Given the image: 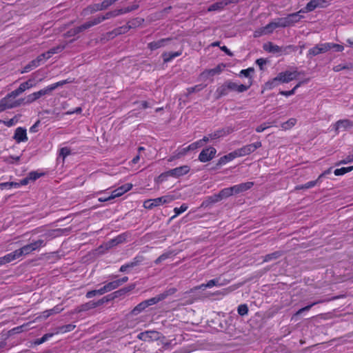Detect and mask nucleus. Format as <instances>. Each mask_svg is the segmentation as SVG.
I'll return each mask as SVG.
<instances>
[{
    "label": "nucleus",
    "instance_id": "nucleus-1",
    "mask_svg": "<svg viewBox=\"0 0 353 353\" xmlns=\"http://www.w3.org/2000/svg\"><path fill=\"white\" fill-rule=\"evenodd\" d=\"M252 85L250 81L248 83H238L232 81H226L222 85L219 86L215 92L216 94V98L219 99L222 97L226 96L230 92H236L239 93L247 91Z\"/></svg>",
    "mask_w": 353,
    "mask_h": 353
},
{
    "label": "nucleus",
    "instance_id": "nucleus-2",
    "mask_svg": "<svg viewBox=\"0 0 353 353\" xmlns=\"http://www.w3.org/2000/svg\"><path fill=\"white\" fill-rule=\"evenodd\" d=\"M45 245L46 242L44 240L38 239L14 250L15 255L17 256V259H19L23 256H26L34 251L39 250L41 248L44 247Z\"/></svg>",
    "mask_w": 353,
    "mask_h": 353
},
{
    "label": "nucleus",
    "instance_id": "nucleus-3",
    "mask_svg": "<svg viewBox=\"0 0 353 353\" xmlns=\"http://www.w3.org/2000/svg\"><path fill=\"white\" fill-rule=\"evenodd\" d=\"M173 200L174 197L170 195L158 197L154 199H148L144 201L143 207L145 209L151 210L154 207L159 206L162 204L170 203Z\"/></svg>",
    "mask_w": 353,
    "mask_h": 353
},
{
    "label": "nucleus",
    "instance_id": "nucleus-4",
    "mask_svg": "<svg viewBox=\"0 0 353 353\" xmlns=\"http://www.w3.org/2000/svg\"><path fill=\"white\" fill-rule=\"evenodd\" d=\"M72 81L70 79H65L63 81H58L55 83L51 84L43 89H41L39 90L38 92H35V95L37 97V99H39L41 97H43L45 95H50L52 91H54L56 88L63 86V85L66 83H71Z\"/></svg>",
    "mask_w": 353,
    "mask_h": 353
},
{
    "label": "nucleus",
    "instance_id": "nucleus-5",
    "mask_svg": "<svg viewBox=\"0 0 353 353\" xmlns=\"http://www.w3.org/2000/svg\"><path fill=\"white\" fill-rule=\"evenodd\" d=\"M144 21L143 19L141 18H136L129 21L125 26L119 27L114 30V33L116 34H120L127 32L129 30L133 28L138 27L141 25V23Z\"/></svg>",
    "mask_w": 353,
    "mask_h": 353
},
{
    "label": "nucleus",
    "instance_id": "nucleus-6",
    "mask_svg": "<svg viewBox=\"0 0 353 353\" xmlns=\"http://www.w3.org/2000/svg\"><path fill=\"white\" fill-rule=\"evenodd\" d=\"M261 142L257 141L254 143L244 145L242 148L236 150V151L239 157H243L254 152L256 149L261 148Z\"/></svg>",
    "mask_w": 353,
    "mask_h": 353
},
{
    "label": "nucleus",
    "instance_id": "nucleus-7",
    "mask_svg": "<svg viewBox=\"0 0 353 353\" xmlns=\"http://www.w3.org/2000/svg\"><path fill=\"white\" fill-rule=\"evenodd\" d=\"M190 171V167L188 165H182L177 167L174 169H171L164 173H163V175L161 176H170L173 177H180L181 176H183L188 173Z\"/></svg>",
    "mask_w": 353,
    "mask_h": 353
},
{
    "label": "nucleus",
    "instance_id": "nucleus-8",
    "mask_svg": "<svg viewBox=\"0 0 353 353\" xmlns=\"http://www.w3.org/2000/svg\"><path fill=\"white\" fill-rule=\"evenodd\" d=\"M329 47L328 45H326V43L316 44L308 50L307 57L311 59L313 57L325 53L329 51Z\"/></svg>",
    "mask_w": 353,
    "mask_h": 353
},
{
    "label": "nucleus",
    "instance_id": "nucleus-9",
    "mask_svg": "<svg viewBox=\"0 0 353 353\" xmlns=\"http://www.w3.org/2000/svg\"><path fill=\"white\" fill-rule=\"evenodd\" d=\"M144 260L143 256H135L132 261L128 262L120 267L119 272H130V270L139 266Z\"/></svg>",
    "mask_w": 353,
    "mask_h": 353
},
{
    "label": "nucleus",
    "instance_id": "nucleus-10",
    "mask_svg": "<svg viewBox=\"0 0 353 353\" xmlns=\"http://www.w3.org/2000/svg\"><path fill=\"white\" fill-rule=\"evenodd\" d=\"M327 1L325 0H311L309 1L304 8L301 9L302 13L312 12L317 8H325Z\"/></svg>",
    "mask_w": 353,
    "mask_h": 353
},
{
    "label": "nucleus",
    "instance_id": "nucleus-11",
    "mask_svg": "<svg viewBox=\"0 0 353 353\" xmlns=\"http://www.w3.org/2000/svg\"><path fill=\"white\" fill-rule=\"evenodd\" d=\"M333 129L336 134L340 131H345L353 127V121L349 119H341L333 124Z\"/></svg>",
    "mask_w": 353,
    "mask_h": 353
},
{
    "label": "nucleus",
    "instance_id": "nucleus-12",
    "mask_svg": "<svg viewBox=\"0 0 353 353\" xmlns=\"http://www.w3.org/2000/svg\"><path fill=\"white\" fill-rule=\"evenodd\" d=\"M156 303H157V302L154 297L143 301L139 303L137 306H135L134 309L132 310L131 313L133 315H137L141 312H143L148 307L154 305Z\"/></svg>",
    "mask_w": 353,
    "mask_h": 353
},
{
    "label": "nucleus",
    "instance_id": "nucleus-13",
    "mask_svg": "<svg viewBox=\"0 0 353 353\" xmlns=\"http://www.w3.org/2000/svg\"><path fill=\"white\" fill-rule=\"evenodd\" d=\"M301 13L302 12H301L300 10L296 12L289 14L286 17H283V21H285L286 27L292 26L300 21V20L303 18V16L301 14Z\"/></svg>",
    "mask_w": 353,
    "mask_h": 353
},
{
    "label": "nucleus",
    "instance_id": "nucleus-14",
    "mask_svg": "<svg viewBox=\"0 0 353 353\" xmlns=\"http://www.w3.org/2000/svg\"><path fill=\"white\" fill-rule=\"evenodd\" d=\"M240 0H220L217 2H215L211 4L208 8V11H220L223 10L226 6L231 3H237Z\"/></svg>",
    "mask_w": 353,
    "mask_h": 353
},
{
    "label": "nucleus",
    "instance_id": "nucleus-15",
    "mask_svg": "<svg viewBox=\"0 0 353 353\" xmlns=\"http://www.w3.org/2000/svg\"><path fill=\"white\" fill-rule=\"evenodd\" d=\"M216 152V150L213 147L203 149L199 155V160L203 163L208 162L214 157Z\"/></svg>",
    "mask_w": 353,
    "mask_h": 353
},
{
    "label": "nucleus",
    "instance_id": "nucleus-16",
    "mask_svg": "<svg viewBox=\"0 0 353 353\" xmlns=\"http://www.w3.org/2000/svg\"><path fill=\"white\" fill-rule=\"evenodd\" d=\"M277 75L279 77V79H280V82L281 83H289L294 79H296L299 75V73L296 70H294L293 72L287 70L285 72H280Z\"/></svg>",
    "mask_w": 353,
    "mask_h": 353
},
{
    "label": "nucleus",
    "instance_id": "nucleus-17",
    "mask_svg": "<svg viewBox=\"0 0 353 353\" xmlns=\"http://www.w3.org/2000/svg\"><path fill=\"white\" fill-rule=\"evenodd\" d=\"M137 338L141 341L158 340L159 339V332L154 330H147L139 333Z\"/></svg>",
    "mask_w": 353,
    "mask_h": 353
},
{
    "label": "nucleus",
    "instance_id": "nucleus-18",
    "mask_svg": "<svg viewBox=\"0 0 353 353\" xmlns=\"http://www.w3.org/2000/svg\"><path fill=\"white\" fill-rule=\"evenodd\" d=\"M34 86L33 81L31 79H29L22 83L20 84L19 87L12 91L10 92V96H19L21 94H22L23 92H25L26 90H28Z\"/></svg>",
    "mask_w": 353,
    "mask_h": 353
},
{
    "label": "nucleus",
    "instance_id": "nucleus-19",
    "mask_svg": "<svg viewBox=\"0 0 353 353\" xmlns=\"http://www.w3.org/2000/svg\"><path fill=\"white\" fill-rule=\"evenodd\" d=\"M13 139L17 143L25 142L28 141L26 130L23 128L19 127L15 130Z\"/></svg>",
    "mask_w": 353,
    "mask_h": 353
},
{
    "label": "nucleus",
    "instance_id": "nucleus-20",
    "mask_svg": "<svg viewBox=\"0 0 353 353\" xmlns=\"http://www.w3.org/2000/svg\"><path fill=\"white\" fill-rule=\"evenodd\" d=\"M132 188V185L131 183H125L121 187L115 189L113 190L111 193L112 197L115 199L117 197H119L121 195H123L125 192L129 191Z\"/></svg>",
    "mask_w": 353,
    "mask_h": 353
},
{
    "label": "nucleus",
    "instance_id": "nucleus-21",
    "mask_svg": "<svg viewBox=\"0 0 353 353\" xmlns=\"http://www.w3.org/2000/svg\"><path fill=\"white\" fill-rule=\"evenodd\" d=\"M254 185V182L248 181L245 183H242L238 185H235L233 187V190L234 194H239L244 192L252 188Z\"/></svg>",
    "mask_w": 353,
    "mask_h": 353
},
{
    "label": "nucleus",
    "instance_id": "nucleus-22",
    "mask_svg": "<svg viewBox=\"0 0 353 353\" xmlns=\"http://www.w3.org/2000/svg\"><path fill=\"white\" fill-rule=\"evenodd\" d=\"M233 128L231 127H227L221 130H218L211 134H209L210 139H216L221 137L225 136L233 132Z\"/></svg>",
    "mask_w": 353,
    "mask_h": 353
},
{
    "label": "nucleus",
    "instance_id": "nucleus-23",
    "mask_svg": "<svg viewBox=\"0 0 353 353\" xmlns=\"http://www.w3.org/2000/svg\"><path fill=\"white\" fill-rule=\"evenodd\" d=\"M17 96H10V93L8 94L4 98L0 100V103L5 106V110L6 109H10L15 108L14 101H12V99L16 98Z\"/></svg>",
    "mask_w": 353,
    "mask_h": 353
},
{
    "label": "nucleus",
    "instance_id": "nucleus-24",
    "mask_svg": "<svg viewBox=\"0 0 353 353\" xmlns=\"http://www.w3.org/2000/svg\"><path fill=\"white\" fill-rule=\"evenodd\" d=\"M236 157H239V156L237 155L236 151L234 150V151H233V152H230V153H229V154H228L226 155H224L222 157H221L219 159L217 165H224V164L227 163L228 162L232 161Z\"/></svg>",
    "mask_w": 353,
    "mask_h": 353
},
{
    "label": "nucleus",
    "instance_id": "nucleus-25",
    "mask_svg": "<svg viewBox=\"0 0 353 353\" xmlns=\"http://www.w3.org/2000/svg\"><path fill=\"white\" fill-rule=\"evenodd\" d=\"M170 41V38L167 39H161L159 41H152L148 44V47L151 50H155L158 48L163 47L165 46L166 43Z\"/></svg>",
    "mask_w": 353,
    "mask_h": 353
},
{
    "label": "nucleus",
    "instance_id": "nucleus-26",
    "mask_svg": "<svg viewBox=\"0 0 353 353\" xmlns=\"http://www.w3.org/2000/svg\"><path fill=\"white\" fill-rule=\"evenodd\" d=\"M225 68V65L223 63L219 64L215 68L207 70L203 72V74L209 75V76H214L216 74H219L222 72L223 69Z\"/></svg>",
    "mask_w": 353,
    "mask_h": 353
},
{
    "label": "nucleus",
    "instance_id": "nucleus-27",
    "mask_svg": "<svg viewBox=\"0 0 353 353\" xmlns=\"http://www.w3.org/2000/svg\"><path fill=\"white\" fill-rule=\"evenodd\" d=\"M220 201L221 200L219 196V194H214L210 196H208L205 201H203L201 204V207L206 208Z\"/></svg>",
    "mask_w": 353,
    "mask_h": 353
},
{
    "label": "nucleus",
    "instance_id": "nucleus-28",
    "mask_svg": "<svg viewBox=\"0 0 353 353\" xmlns=\"http://www.w3.org/2000/svg\"><path fill=\"white\" fill-rule=\"evenodd\" d=\"M263 49L268 52L272 53H281L282 51V47H280L277 45L273 44L271 42H269L267 44H265L263 46Z\"/></svg>",
    "mask_w": 353,
    "mask_h": 353
},
{
    "label": "nucleus",
    "instance_id": "nucleus-29",
    "mask_svg": "<svg viewBox=\"0 0 353 353\" xmlns=\"http://www.w3.org/2000/svg\"><path fill=\"white\" fill-rule=\"evenodd\" d=\"M16 259H17V256L15 255V251L12 252L0 257V265L10 263Z\"/></svg>",
    "mask_w": 353,
    "mask_h": 353
},
{
    "label": "nucleus",
    "instance_id": "nucleus-30",
    "mask_svg": "<svg viewBox=\"0 0 353 353\" xmlns=\"http://www.w3.org/2000/svg\"><path fill=\"white\" fill-rule=\"evenodd\" d=\"M70 231V230L69 228H59L49 231L47 235L51 238H54L61 236L63 234H68Z\"/></svg>",
    "mask_w": 353,
    "mask_h": 353
},
{
    "label": "nucleus",
    "instance_id": "nucleus-31",
    "mask_svg": "<svg viewBox=\"0 0 353 353\" xmlns=\"http://www.w3.org/2000/svg\"><path fill=\"white\" fill-rule=\"evenodd\" d=\"M336 299V297H334V298L328 299H326V300H319V301H316L315 302L312 303L311 304H310L308 305H306L304 307L301 308L300 310H299L296 312V315L301 314L303 312L310 310L312 308V307H313L314 305H315L316 304L321 303H323L325 301H330L331 300H334Z\"/></svg>",
    "mask_w": 353,
    "mask_h": 353
},
{
    "label": "nucleus",
    "instance_id": "nucleus-32",
    "mask_svg": "<svg viewBox=\"0 0 353 353\" xmlns=\"http://www.w3.org/2000/svg\"><path fill=\"white\" fill-rule=\"evenodd\" d=\"M76 327L75 325L73 324H68L62 326H59L55 328L54 334H57L59 333H65L68 332L72 331Z\"/></svg>",
    "mask_w": 353,
    "mask_h": 353
},
{
    "label": "nucleus",
    "instance_id": "nucleus-33",
    "mask_svg": "<svg viewBox=\"0 0 353 353\" xmlns=\"http://www.w3.org/2000/svg\"><path fill=\"white\" fill-rule=\"evenodd\" d=\"M254 68H248L247 69L241 70L239 76L248 78V81L247 83H248L250 81L252 83V74H254Z\"/></svg>",
    "mask_w": 353,
    "mask_h": 353
},
{
    "label": "nucleus",
    "instance_id": "nucleus-34",
    "mask_svg": "<svg viewBox=\"0 0 353 353\" xmlns=\"http://www.w3.org/2000/svg\"><path fill=\"white\" fill-rule=\"evenodd\" d=\"M176 292V290L175 288H170L157 296H154V299L157 300V302L159 303L166 299L168 296L174 294Z\"/></svg>",
    "mask_w": 353,
    "mask_h": 353
},
{
    "label": "nucleus",
    "instance_id": "nucleus-35",
    "mask_svg": "<svg viewBox=\"0 0 353 353\" xmlns=\"http://www.w3.org/2000/svg\"><path fill=\"white\" fill-rule=\"evenodd\" d=\"M283 252L281 251H276L272 253L266 254L263 256V262H269L272 260H276L281 256Z\"/></svg>",
    "mask_w": 353,
    "mask_h": 353
},
{
    "label": "nucleus",
    "instance_id": "nucleus-36",
    "mask_svg": "<svg viewBox=\"0 0 353 353\" xmlns=\"http://www.w3.org/2000/svg\"><path fill=\"white\" fill-rule=\"evenodd\" d=\"M219 196L221 198V200L228 198L233 194H234L233 187L226 188L221 190L219 193Z\"/></svg>",
    "mask_w": 353,
    "mask_h": 353
},
{
    "label": "nucleus",
    "instance_id": "nucleus-37",
    "mask_svg": "<svg viewBox=\"0 0 353 353\" xmlns=\"http://www.w3.org/2000/svg\"><path fill=\"white\" fill-rule=\"evenodd\" d=\"M279 83H281L280 82V79H279V77L277 75L276 77L273 78L272 79L265 83V88L267 90H272L274 88L278 86Z\"/></svg>",
    "mask_w": 353,
    "mask_h": 353
},
{
    "label": "nucleus",
    "instance_id": "nucleus-38",
    "mask_svg": "<svg viewBox=\"0 0 353 353\" xmlns=\"http://www.w3.org/2000/svg\"><path fill=\"white\" fill-rule=\"evenodd\" d=\"M181 54V52H164L163 54V58L164 62H169L172 61L175 57H177Z\"/></svg>",
    "mask_w": 353,
    "mask_h": 353
},
{
    "label": "nucleus",
    "instance_id": "nucleus-39",
    "mask_svg": "<svg viewBox=\"0 0 353 353\" xmlns=\"http://www.w3.org/2000/svg\"><path fill=\"white\" fill-rule=\"evenodd\" d=\"M40 64L38 62V60L34 59L32 61H30L28 64H27L21 71V73L28 72L29 71L32 70V69L37 68L39 66Z\"/></svg>",
    "mask_w": 353,
    "mask_h": 353
},
{
    "label": "nucleus",
    "instance_id": "nucleus-40",
    "mask_svg": "<svg viewBox=\"0 0 353 353\" xmlns=\"http://www.w3.org/2000/svg\"><path fill=\"white\" fill-rule=\"evenodd\" d=\"M119 287V284L117 280H115V281H113L106 283L103 286V288L106 293V292H110L114 289H117Z\"/></svg>",
    "mask_w": 353,
    "mask_h": 353
},
{
    "label": "nucleus",
    "instance_id": "nucleus-41",
    "mask_svg": "<svg viewBox=\"0 0 353 353\" xmlns=\"http://www.w3.org/2000/svg\"><path fill=\"white\" fill-rule=\"evenodd\" d=\"M175 253L174 251H168L167 252H165L160 255L155 261V264H159L162 261H165V259L170 258L172 255H174Z\"/></svg>",
    "mask_w": 353,
    "mask_h": 353
},
{
    "label": "nucleus",
    "instance_id": "nucleus-42",
    "mask_svg": "<svg viewBox=\"0 0 353 353\" xmlns=\"http://www.w3.org/2000/svg\"><path fill=\"white\" fill-rule=\"evenodd\" d=\"M54 335V333H47V334H44L41 338L37 339L34 341V344L36 345H41V344L43 343L44 342L47 341L49 339L52 337Z\"/></svg>",
    "mask_w": 353,
    "mask_h": 353
},
{
    "label": "nucleus",
    "instance_id": "nucleus-43",
    "mask_svg": "<svg viewBox=\"0 0 353 353\" xmlns=\"http://www.w3.org/2000/svg\"><path fill=\"white\" fill-rule=\"evenodd\" d=\"M121 12H120L119 9L108 12L105 14L101 15V17L103 18V21L106 19H109L110 18L117 17L121 14Z\"/></svg>",
    "mask_w": 353,
    "mask_h": 353
},
{
    "label": "nucleus",
    "instance_id": "nucleus-44",
    "mask_svg": "<svg viewBox=\"0 0 353 353\" xmlns=\"http://www.w3.org/2000/svg\"><path fill=\"white\" fill-rule=\"evenodd\" d=\"M105 292L104 290V288L103 287L101 288L99 290H91V291H88L87 293H86V298L88 299H90L97 294H99V295H101V294H105Z\"/></svg>",
    "mask_w": 353,
    "mask_h": 353
},
{
    "label": "nucleus",
    "instance_id": "nucleus-45",
    "mask_svg": "<svg viewBox=\"0 0 353 353\" xmlns=\"http://www.w3.org/2000/svg\"><path fill=\"white\" fill-rule=\"evenodd\" d=\"M188 206L185 203H183L179 208H174V212L175 214L173 216H172L171 219H174L175 217L179 216L181 213H183L185 211H186L188 210Z\"/></svg>",
    "mask_w": 353,
    "mask_h": 353
},
{
    "label": "nucleus",
    "instance_id": "nucleus-46",
    "mask_svg": "<svg viewBox=\"0 0 353 353\" xmlns=\"http://www.w3.org/2000/svg\"><path fill=\"white\" fill-rule=\"evenodd\" d=\"M89 310H91L90 301L77 307L72 313H80L81 312L88 311Z\"/></svg>",
    "mask_w": 353,
    "mask_h": 353
},
{
    "label": "nucleus",
    "instance_id": "nucleus-47",
    "mask_svg": "<svg viewBox=\"0 0 353 353\" xmlns=\"http://www.w3.org/2000/svg\"><path fill=\"white\" fill-rule=\"evenodd\" d=\"M319 181V179H317L315 181H309L304 185L296 186V190H302V189H309V188H313L314 186H315L317 184Z\"/></svg>",
    "mask_w": 353,
    "mask_h": 353
},
{
    "label": "nucleus",
    "instance_id": "nucleus-48",
    "mask_svg": "<svg viewBox=\"0 0 353 353\" xmlns=\"http://www.w3.org/2000/svg\"><path fill=\"white\" fill-rule=\"evenodd\" d=\"M301 85V82H299L296 84L291 90L289 91H280L279 94L285 97H289L295 94L296 89L300 87Z\"/></svg>",
    "mask_w": 353,
    "mask_h": 353
},
{
    "label": "nucleus",
    "instance_id": "nucleus-49",
    "mask_svg": "<svg viewBox=\"0 0 353 353\" xmlns=\"http://www.w3.org/2000/svg\"><path fill=\"white\" fill-rule=\"evenodd\" d=\"M298 47L293 46V45H289L285 47L282 48L281 54H288L290 53L291 52H295L297 50Z\"/></svg>",
    "mask_w": 353,
    "mask_h": 353
},
{
    "label": "nucleus",
    "instance_id": "nucleus-50",
    "mask_svg": "<svg viewBox=\"0 0 353 353\" xmlns=\"http://www.w3.org/2000/svg\"><path fill=\"white\" fill-rule=\"evenodd\" d=\"M223 284L220 283L219 279H214L210 280L208 281V283L205 284V288H212L213 286H221Z\"/></svg>",
    "mask_w": 353,
    "mask_h": 353
},
{
    "label": "nucleus",
    "instance_id": "nucleus-51",
    "mask_svg": "<svg viewBox=\"0 0 353 353\" xmlns=\"http://www.w3.org/2000/svg\"><path fill=\"white\" fill-rule=\"evenodd\" d=\"M237 312L240 316L246 315L248 313V305L246 304L239 305L237 308Z\"/></svg>",
    "mask_w": 353,
    "mask_h": 353
},
{
    "label": "nucleus",
    "instance_id": "nucleus-52",
    "mask_svg": "<svg viewBox=\"0 0 353 353\" xmlns=\"http://www.w3.org/2000/svg\"><path fill=\"white\" fill-rule=\"evenodd\" d=\"M188 146L179 150L177 154H176V156L172 157V158H171L170 159H169V161H170L174 158L179 159V158L185 155L189 151H191L190 149H188Z\"/></svg>",
    "mask_w": 353,
    "mask_h": 353
},
{
    "label": "nucleus",
    "instance_id": "nucleus-53",
    "mask_svg": "<svg viewBox=\"0 0 353 353\" xmlns=\"http://www.w3.org/2000/svg\"><path fill=\"white\" fill-rule=\"evenodd\" d=\"M265 31V34H271L276 29L275 26L273 21L267 24L265 27L263 28Z\"/></svg>",
    "mask_w": 353,
    "mask_h": 353
},
{
    "label": "nucleus",
    "instance_id": "nucleus-54",
    "mask_svg": "<svg viewBox=\"0 0 353 353\" xmlns=\"http://www.w3.org/2000/svg\"><path fill=\"white\" fill-rule=\"evenodd\" d=\"M134 287H135V285L132 284L128 287L123 288L122 289H120V290L116 291L115 293L120 294L121 296V295H123V294L129 292L130 291L132 290L134 288Z\"/></svg>",
    "mask_w": 353,
    "mask_h": 353
},
{
    "label": "nucleus",
    "instance_id": "nucleus-55",
    "mask_svg": "<svg viewBox=\"0 0 353 353\" xmlns=\"http://www.w3.org/2000/svg\"><path fill=\"white\" fill-rule=\"evenodd\" d=\"M12 187L19 188V183H16V182H6V183H0V188L1 189H3L4 188H11Z\"/></svg>",
    "mask_w": 353,
    "mask_h": 353
},
{
    "label": "nucleus",
    "instance_id": "nucleus-56",
    "mask_svg": "<svg viewBox=\"0 0 353 353\" xmlns=\"http://www.w3.org/2000/svg\"><path fill=\"white\" fill-rule=\"evenodd\" d=\"M326 45H328L329 50L331 49H334L336 52H342L344 50V47L341 45L333 43H326Z\"/></svg>",
    "mask_w": 353,
    "mask_h": 353
},
{
    "label": "nucleus",
    "instance_id": "nucleus-57",
    "mask_svg": "<svg viewBox=\"0 0 353 353\" xmlns=\"http://www.w3.org/2000/svg\"><path fill=\"white\" fill-rule=\"evenodd\" d=\"M138 8H139V5L138 4H134V5L131 6H128L126 8L119 9V10H120V12H121V14H125V13L132 12L133 10H135Z\"/></svg>",
    "mask_w": 353,
    "mask_h": 353
},
{
    "label": "nucleus",
    "instance_id": "nucleus-58",
    "mask_svg": "<svg viewBox=\"0 0 353 353\" xmlns=\"http://www.w3.org/2000/svg\"><path fill=\"white\" fill-rule=\"evenodd\" d=\"M70 149L68 147H63L60 149L59 151V157L63 158V160L65 159L66 157H68L69 154H70Z\"/></svg>",
    "mask_w": 353,
    "mask_h": 353
},
{
    "label": "nucleus",
    "instance_id": "nucleus-59",
    "mask_svg": "<svg viewBox=\"0 0 353 353\" xmlns=\"http://www.w3.org/2000/svg\"><path fill=\"white\" fill-rule=\"evenodd\" d=\"M126 235L125 234H122L119 235L115 239L112 240V243L113 245H117L125 241Z\"/></svg>",
    "mask_w": 353,
    "mask_h": 353
},
{
    "label": "nucleus",
    "instance_id": "nucleus-60",
    "mask_svg": "<svg viewBox=\"0 0 353 353\" xmlns=\"http://www.w3.org/2000/svg\"><path fill=\"white\" fill-rule=\"evenodd\" d=\"M44 174L43 173H39L38 172H35V171H33V172H30L29 174H28V179H30V181H35L37 180V179H39V177H41V176H43Z\"/></svg>",
    "mask_w": 353,
    "mask_h": 353
},
{
    "label": "nucleus",
    "instance_id": "nucleus-61",
    "mask_svg": "<svg viewBox=\"0 0 353 353\" xmlns=\"http://www.w3.org/2000/svg\"><path fill=\"white\" fill-rule=\"evenodd\" d=\"M88 21L91 27H92L101 23L103 21V18L101 17V15H99L97 17L92 18L91 20H89Z\"/></svg>",
    "mask_w": 353,
    "mask_h": 353
},
{
    "label": "nucleus",
    "instance_id": "nucleus-62",
    "mask_svg": "<svg viewBox=\"0 0 353 353\" xmlns=\"http://www.w3.org/2000/svg\"><path fill=\"white\" fill-rule=\"evenodd\" d=\"M64 48L65 46H58L57 47H54L48 50V54L52 56L54 54L61 52Z\"/></svg>",
    "mask_w": 353,
    "mask_h": 353
},
{
    "label": "nucleus",
    "instance_id": "nucleus-63",
    "mask_svg": "<svg viewBox=\"0 0 353 353\" xmlns=\"http://www.w3.org/2000/svg\"><path fill=\"white\" fill-rule=\"evenodd\" d=\"M296 123V119L294 118L290 119L287 122L284 123L282 125V127L285 129H288L289 128H292L294 126Z\"/></svg>",
    "mask_w": 353,
    "mask_h": 353
},
{
    "label": "nucleus",
    "instance_id": "nucleus-64",
    "mask_svg": "<svg viewBox=\"0 0 353 353\" xmlns=\"http://www.w3.org/2000/svg\"><path fill=\"white\" fill-rule=\"evenodd\" d=\"M51 57V56L50 55V54H48V51L46 52H43L42 54H41L40 55H39L37 58H36V60H38V62L39 64H41V63L45 60V59H48Z\"/></svg>",
    "mask_w": 353,
    "mask_h": 353
}]
</instances>
